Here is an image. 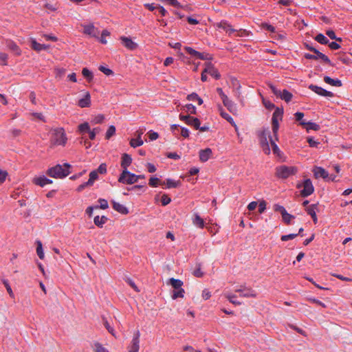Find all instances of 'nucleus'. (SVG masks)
<instances>
[{
	"mask_svg": "<svg viewBox=\"0 0 352 352\" xmlns=\"http://www.w3.org/2000/svg\"><path fill=\"white\" fill-rule=\"evenodd\" d=\"M192 221L194 226L199 228H204V221L203 219L199 215L198 213L194 214L193 217L192 219Z\"/></svg>",
	"mask_w": 352,
	"mask_h": 352,
	"instance_id": "obj_26",
	"label": "nucleus"
},
{
	"mask_svg": "<svg viewBox=\"0 0 352 352\" xmlns=\"http://www.w3.org/2000/svg\"><path fill=\"white\" fill-rule=\"evenodd\" d=\"M168 283L171 285L174 289L182 288V286L183 285V282L181 280L175 279L174 278H170L168 280Z\"/></svg>",
	"mask_w": 352,
	"mask_h": 352,
	"instance_id": "obj_33",
	"label": "nucleus"
},
{
	"mask_svg": "<svg viewBox=\"0 0 352 352\" xmlns=\"http://www.w3.org/2000/svg\"><path fill=\"white\" fill-rule=\"evenodd\" d=\"M104 120V117L103 115L102 114H99L98 116H96L95 117H94L91 120V122L94 124H100L102 123Z\"/></svg>",
	"mask_w": 352,
	"mask_h": 352,
	"instance_id": "obj_45",
	"label": "nucleus"
},
{
	"mask_svg": "<svg viewBox=\"0 0 352 352\" xmlns=\"http://www.w3.org/2000/svg\"><path fill=\"white\" fill-rule=\"evenodd\" d=\"M298 235V234H287V235H283V236H281V240L283 241L292 240L294 238H296Z\"/></svg>",
	"mask_w": 352,
	"mask_h": 352,
	"instance_id": "obj_59",
	"label": "nucleus"
},
{
	"mask_svg": "<svg viewBox=\"0 0 352 352\" xmlns=\"http://www.w3.org/2000/svg\"><path fill=\"white\" fill-rule=\"evenodd\" d=\"M118 182L122 184H133L138 182V177L129 170H122L118 178Z\"/></svg>",
	"mask_w": 352,
	"mask_h": 352,
	"instance_id": "obj_7",
	"label": "nucleus"
},
{
	"mask_svg": "<svg viewBox=\"0 0 352 352\" xmlns=\"http://www.w3.org/2000/svg\"><path fill=\"white\" fill-rule=\"evenodd\" d=\"M111 203H112V207L116 211H117L122 214H127L129 213L128 208L126 206H124V205H122L120 203H118L115 201H112Z\"/></svg>",
	"mask_w": 352,
	"mask_h": 352,
	"instance_id": "obj_19",
	"label": "nucleus"
},
{
	"mask_svg": "<svg viewBox=\"0 0 352 352\" xmlns=\"http://www.w3.org/2000/svg\"><path fill=\"white\" fill-rule=\"evenodd\" d=\"M314 39L320 44L326 45L329 43V39L322 34H318Z\"/></svg>",
	"mask_w": 352,
	"mask_h": 352,
	"instance_id": "obj_37",
	"label": "nucleus"
},
{
	"mask_svg": "<svg viewBox=\"0 0 352 352\" xmlns=\"http://www.w3.org/2000/svg\"><path fill=\"white\" fill-rule=\"evenodd\" d=\"M67 138L63 128H56L52 131L51 142L54 145L65 146Z\"/></svg>",
	"mask_w": 352,
	"mask_h": 352,
	"instance_id": "obj_3",
	"label": "nucleus"
},
{
	"mask_svg": "<svg viewBox=\"0 0 352 352\" xmlns=\"http://www.w3.org/2000/svg\"><path fill=\"white\" fill-rule=\"evenodd\" d=\"M30 47L36 52H41L42 50H46L50 48V45L41 44L38 43L35 38H30Z\"/></svg>",
	"mask_w": 352,
	"mask_h": 352,
	"instance_id": "obj_16",
	"label": "nucleus"
},
{
	"mask_svg": "<svg viewBox=\"0 0 352 352\" xmlns=\"http://www.w3.org/2000/svg\"><path fill=\"white\" fill-rule=\"evenodd\" d=\"M301 187H302V190L300 191V195L303 197L311 195L314 191V187L310 179H306L303 181L302 184L297 185V188H300Z\"/></svg>",
	"mask_w": 352,
	"mask_h": 352,
	"instance_id": "obj_8",
	"label": "nucleus"
},
{
	"mask_svg": "<svg viewBox=\"0 0 352 352\" xmlns=\"http://www.w3.org/2000/svg\"><path fill=\"white\" fill-rule=\"evenodd\" d=\"M171 199L166 194H164L161 198V202L162 206H166L170 204Z\"/></svg>",
	"mask_w": 352,
	"mask_h": 352,
	"instance_id": "obj_57",
	"label": "nucleus"
},
{
	"mask_svg": "<svg viewBox=\"0 0 352 352\" xmlns=\"http://www.w3.org/2000/svg\"><path fill=\"white\" fill-rule=\"evenodd\" d=\"M300 124L305 126L307 132L311 130L318 131L320 129V126L315 122L302 121Z\"/></svg>",
	"mask_w": 352,
	"mask_h": 352,
	"instance_id": "obj_25",
	"label": "nucleus"
},
{
	"mask_svg": "<svg viewBox=\"0 0 352 352\" xmlns=\"http://www.w3.org/2000/svg\"><path fill=\"white\" fill-rule=\"evenodd\" d=\"M212 153V150L210 148H207L199 151V160L202 162H207L211 157Z\"/></svg>",
	"mask_w": 352,
	"mask_h": 352,
	"instance_id": "obj_20",
	"label": "nucleus"
},
{
	"mask_svg": "<svg viewBox=\"0 0 352 352\" xmlns=\"http://www.w3.org/2000/svg\"><path fill=\"white\" fill-rule=\"evenodd\" d=\"M186 111L191 114H195L197 109L195 105L192 104H188L185 106Z\"/></svg>",
	"mask_w": 352,
	"mask_h": 352,
	"instance_id": "obj_49",
	"label": "nucleus"
},
{
	"mask_svg": "<svg viewBox=\"0 0 352 352\" xmlns=\"http://www.w3.org/2000/svg\"><path fill=\"white\" fill-rule=\"evenodd\" d=\"M70 168L71 165L68 163L57 164L50 168L47 171V174L51 177L62 179L70 173Z\"/></svg>",
	"mask_w": 352,
	"mask_h": 352,
	"instance_id": "obj_1",
	"label": "nucleus"
},
{
	"mask_svg": "<svg viewBox=\"0 0 352 352\" xmlns=\"http://www.w3.org/2000/svg\"><path fill=\"white\" fill-rule=\"evenodd\" d=\"M298 168L296 166H288L286 165L278 166L276 168V176L279 179H287L292 175L297 173Z\"/></svg>",
	"mask_w": 352,
	"mask_h": 352,
	"instance_id": "obj_2",
	"label": "nucleus"
},
{
	"mask_svg": "<svg viewBox=\"0 0 352 352\" xmlns=\"http://www.w3.org/2000/svg\"><path fill=\"white\" fill-rule=\"evenodd\" d=\"M263 104L267 109L271 110L275 107V105L270 100L263 98Z\"/></svg>",
	"mask_w": 352,
	"mask_h": 352,
	"instance_id": "obj_52",
	"label": "nucleus"
},
{
	"mask_svg": "<svg viewBox=\"0 0 352 352\" xmlns=\"http://www.w3.org/2000/svg\"><path fill=\"white\" fill-rule=\"evenodd\" d=\"M185 291L183 288H179L177 289H174L171 294V298L173 300H175L178 298H183L184 297Z\"/></svg>",
	"mask_w": 352,
	"mask_h": 352,
	"instance_id": "obj_32",
	"label": "nucleus"
},
{
	"mask_svg": "<svg viewBox=\"0 0 352 352\" xmlns=\"http://www.w3.org/2000/svg\"><path fill=\"white\" fill-rule=\"evenodd\" d=\"M313 173L314 177L318 178H322L324 179H326L329 178V173L328 172L323 168L320 166H315L313 169Z\"/></svg>",
	"mask_w": 352,
	"mask_h": 352,
	"instance_id": "obj_17",
	"label": "nucleus"
},
{
	"mask_svg": "<svg viewBox=\"0 0 352 352\" xmlns=\"http://www.w3.org/2000/svg\"><path fill=\"white\" fill-rule=\"evenodd\" d=\"M205 72L210 74L212 77L215 79H219L221 75L218 72L217 69H216L212 63L210 62L205 63Z\"/></svg>",
	"mask_w": 352,
	"mask_h": 352,
	"instance_id": "obj_14",
	"label": "nucleus"
},
{
	"mask_svg": "<svg viewBox=\"0 0 352 352\" xmlns=\"http://www.w3.org/2000/svg\"><path fill=\"white\" fill-rule=\"evenodd\" d=\"M91 104V96L89 93L87 92L84 98L80 99L78 102V105L81 107H89Z\"/></svg>",
	"mask_w": 352,
	"mask_h": 352,
	"instance_id": "obj_23",
	"label": "nucleus"
},
{
	"mask_svg": "<svg viewBox=\"0 0 352 352\" xmlns=\"http://www.w3.org/2000/svg\"><path fill=\"white\" fill-rule=\"evenodd\" d=\"M78 130L80 133L89 132L90 127L88 122H84L78 126Z\"/></svg>",
	"mask_w": 352,
	"mask_h": 352,
	"instance_id": "obj_46",
	"label": "nucleus"
},
{
	"mask_svg": "<svg viewBox=\"0 0 352 352\" xmlns=\"http://www.w3.org/2000/svg\"><path fill=\"white\" fill-rule=\"evenodd\" d=\"M270 144L274 153L278 155L280 151L277 144H276L275 140H273L272 138H270Z\"/></svg>",
	"mask_w": 352,
	"mask_h": 352,
	"instance_id": "obj_47",
	"label": "nucleus"
},
{
	"mask_svg": "<svg viewBox=\"0 0 352 352\" xmlns=\"http://www.w3.org/2000/svg\"><path fill=\"white\" fill-rule=\"evenodd\" d=\"M3 284H4L5 287H6V288L7 292H8V294H9L11 298H14V294H13V292H12V288H11V287H10V284H9L8 281V280H3Z\"/></svg>",
	"mask_w": 352,
	"mask_h": 352,
	"instance_id": "obj_60",
	"label": "nucleus"
},
{
	"mask_svg": "<svg viewBox=\"0 0 352 352\" xmlns=\"http://www.w3.org/2000/svg\"><path fill=\"white\" fill-rule=\"evenodd\" d=\"M33 182L35 184L41 187L52 183V180L47 178L45 176H40L38 177H36L34 179Z\"/></svg>",
	"mask_w": 352,
	"mask_h": 352,
	"instance_id": "obj_21",
	"label": "nucleus"
},
{
	"mask_svg": "<svg viewBox=\"0 0 352 352\" xmlns=\"http://www.w3.org/2000/svg\"><path fill=\"white\" fill-rule=\"evenodd\" d=\"M186 124L189 126H193L195 129H198L201 122L198 118L190 116Z\"/></svg>",
	"mask_w": 352,
	"mask_h": 352,
	"instance_id": "obj_35",
	"label": "nucleus"
},
{
	"mask_svg": "<svg viewBox=\"0 0 352 352\" xmlns=\"http://www.w3.org/2000/svg\"><path fill=\"white\" fill-rule=\"evenodd\" d=\"M160 182V179L156 177H151L149 179L148 184L151 187H157L158 185V183Z\"/></svg>",
	"mask_w": 352,
	"mask_h": 352,
	"instance_id": "obj_58",
	"label": "nucleus"
},
{
	"mask_svg": "<svg viewBox=\"0 0 352 352\" xmlns=\"http://www.w3.org/2000/svg\"><path fill=\"white\" fill-rule=\"evenodd\" d=\"M98 201L100 204V206H95L96 209L100 208L105 210L109 208V204L106 199L100 198Z\"/></svg>",
	"mask_w": 352,
	"mask_h": 352,
	"instance_id": "obj_42",
	"label": "nucleus"
},
{
	"mask_svg": "<svg viewBox=\"0 0 352 352\" xmlns=\"http://www.w3.org/2000/svg\"><path fill=\"white\" fill-rule=\"evenodd\" d=\"M223 104L225 107H227V109L230 111L233 112L234 111H236V104L228 98L227 96L225 99L222 100Z\"/></svg>",
	"mask_w": 352,
	"mask_h": 352,
	"instance_id": "obj_28",
	"label": "nucleus"
},
{
	"mask_svg": "<svg viewBox=\"0 0 352 352\" xmlns=\"http://www.w3.org/2000/svg\"><path fill=\"white\" fill-rule=\"evenodd\" d=\"M283 109L277 107L272 115V131L274 135L275 140H278L277 133L279 129V121L282 120Z\"/></svg>",
	"mask_w": 352,
	"mask_h": 352,
	"instance_id": "obj_5",
	"label": "nucleus"
},
{
	"mask_svg": "<svg viewBox=\"0 0 352 352\" xmlns=\"http://www.w3.org/2000/svg\"><path fill=\"white\" fill-rule=\"evenodd\" d=\"M307 142L309 143V146H311V147L317 148L318 146L320 144V142L318 141H316L314 139V138H312V137L307 138Z\"/></svg>",
	"mask_w": 352,
	"mask_h": 352,
	"instance_id": "obj_54",
	"label": "nucleus"
},
{
	"mask_svg": "<svg viewBox=\"0 0 352 352\" xmlns=\"http://www.w3.org/2000/svg\"><path fill=\"white\" fill-rule=\"evenodd\" d=\"M83 32L85 34L95 37L96 38H98V36L100 34V31L98 28H96L93 23H89L84 25V30Z\"/></svg>",
	"mask_w": 352,
	"mask_h": 352,
	"instance_id": "obj_15",
	"label": "nucleus"
},
{
	"mask_svg": "<svg viewBox=\"0 0 352 352\" xmlns=\"http://www.w3.org/2000/svg\"><path fill=\"white\" fill-rule=\"evenodd\" d=\"M99 70L100 72H102V73H104L105 75L107 76H110V75H112L113 74V71L111 69H110L109 68H107L104 66H102V65H100L99 67Z\"/></svg>",
	"mask_w": 352,
	"mask_h": 352,
	"instance_id": "obj_53",
	"label": "nucleus"
},
{
	"mask_svg": "<svg viewBox=\"0 0 352 352\" xmlns=\"http://www.w3.org/2000/svg\"><path fill=\"white\" fill-rule=\"evenodd\" d=\"M94 352H109L105 347L100 342H95L91 346Z\"/></svg>",
	"mask_w": 352,
	"mask_h": 352,
	"instance_id": "obj_34",
	"label": "nucleus"
},
{
	"mask_svg": "<svg viewBox=\"0 0 352 352\" xmlns=\"http://www.w3.org/2000/svg\"><path fill=\"white\" fill-rule=\"evenodd\" d=\"M184 50L190 55L196 56V57H197L199 52L196 51L195 50L192 49L190 47H185Z\"/></svg>",
	"mask_w": 352,
	"mask_h": 352,
	"instance_id": "obj_55",
	"label": "nucleus"
},
{
	"mask_svg": "<svg viewBox=\"0 0 352 352\" xmlns=\"http://www.w3.org/2000/svg\"><path fill=\"white\" fill-rule=\"evenodd\" d=\"M98 173L105 174L107 173V165L104 163H102L98 168Z\"/></svg>",
	"mask_w": 352,
	"mask_h": 352,
	"instance_id": "obj_61",
	"label": "nucleus"
},
{
	"mask_svg": "<svg viewBox=\"0 0 352 352\" xmlns=\"http://www.w3.org/2000/svg\"><path fill=\"white\" fill-rule=\"evenodd\" d=\"M143 143H144V142L141 139L140 136L138 137V138H136V139L133 138L130 141V145H131V146H132L133 148L140 146L143 144Z\"/></svg>",
	"mask_w": 352,
	"mask_h": 352,
	"instance_id": "obj_39",
	"label": "nucleus"
},
{
	"mask_svg": "<svg viewBox=\"0 0 352 352\" xmlns=\"http://www.w3.org/2000/svg\"><path fill=\"white\" fill-rule=\"evenodd\" d=\"M274 210L276 212H279L282 216L284 215V214L287 212V210H285V208L283 206H280L279 204H275L274 206Z\"/></svg>",
	"mask_w": 352,
	"mask_h": 352,
	"instance_id": "obj_51",
	"label": "nucleus"
},
{
	"mask_svg": "<svg viewBox=\"0 0 352 352\" xmlns=\"http://www.w3.org/2000/svg\"><path fill=\"white\" fill-rule=\"evenodd\" d=\"M197 58L201 60H211L212 56L209 54H205V53H201L199 52V54L197 56Z\"/></svg>",
	"mask_w": 352,
	"mask_h": 352,
	"instance_id": "obj_63",
	"label": "nucleus"
},
{
	"mask_svg": "<svg viewBox=\"0 0 352 352\" xmlns=\"http://www.w3.org/2000/svg\"><path fill=\"white\" fill-rule=\"evenodd\" d=\"M140 333L137 330L134 333L130 344L127 347V352H138L140 349Z\"/></svg>",
	"mask_w": 352,
	"mask_h": 352,
	"instance_id": "obj_10",
	"label": "nucleus"
},
{
	"mask_svg": "<svg viewBox=\"0 0 352 352\" xmlns=\"http://www.w3.org/2000/svg\"><path fill=\"white\" fill-rule=\"evenodd\" d=\"M98 178V173L96 170H93L89 173V179L88 180V184L93 185L94 182L97 180Z\"/></svg>",
	"mask_w": 352,
	"mask_h": 352,
	"instance_id": "obj_43",
	"label": "nucleus"
},
{
	"mask_svg": "<svg viewBox=\"0 0 352 352\" xmlns=\"http://www.w3.org/2000/svg\"><path fill=\"white\" fill-rule=\"evenodd\" d=\"M313 52H314L316 54V56L317 57V59L318 58H320L322 59L324 63L329 64V65H331V60L330 59L328 58L327 56H326L325 54H322V52H319L318 50L316 49H313Z\"/></svg>",
	"mask_w": 352,
	"mask_h": 352,
	"instance_id": "obj_31",
	"label": "nucleus"
},
{
	"mask_svg": "<svg viewBox=\"0 0 352 352\" xmlns=\"http://www.w3.org/2000/svg\"><path fill=\"white\" fill-rule=\"evenodd\" d=\"M165 4L175 8H178L180 6V3L177 1V0H166Z\"/></svg>",
	"mask_w": 352,
	"mask_h": 352,
	"instance_id": "obj_62",
	"label": "nucleus"
},
{
	"mask_svg": "<svg viewBox=\"0 0 352 352\" xmlns=\"http://www.w3.org/2000/svg\"><path fill=\"white\" fill-rule=\"evenodd\" d=\"M326 34L331 38V39H333V40H336V41H341L342 39L340 38H337L336 36V34L334 32V31L331 30H328L327 32H326Z\"/></svg>",
	"mask_w": 352,
	"mask_h": 352,
	"instance_id": "obj_56",
	"label": "nucleus"
},
{
	"mask_svg": "<svg viewBox=\"0 0 352 352\" xmlns=\"http://www.w3.org/2000/svg\"><path fill=\"white\" fill-rule=\"evenodd\" d=\"M37 247H36V253L40 259H43L45 257L44 252L43 249L42 243L40 241H36Z\"/></svg>",
	"mask_w": 352,
	"mask_h": 352,
	"instance_id": "obj_38",
	"label": "nucleus"
},
{
	"mask_svg": "<svg viewBox=\"0 0 352 352\" xmlns=\"http://www.w3.org/2000/svg\"><path fill=\"white\" fill-rule=\"evenodd\" d=\"M107 217L106 216H96L94 219V222L96 226H97L99 228H102L103 225L107 222Z\"/></svg>",
	"mask_w": 352,
	"mask_h": 352,
	"instance_id": "obj_30",
	"label": "nucleus"
},
{
	"mask_svg": "<svg viewBox=\"0 0 352 352\" xmlns=\"http://www.w3.org/2000/svg\"><path fill=\"white\" fill-rule=\"evenodd\" d=\"M236 292L239 293V296L243 298H256L257 293L252 287H246L245 285L240 286L239 288L235 290Z\"/></svg>",
	"mask_w": 352,
	"mask_h": 352,
	"instance_id": "obj_11",
	"label": "nucleus"
},
{
	"mask_svg": "<svg viewBox=\"0 0 352 352\" xmlns=\"http://www.w3.org/2000/svg\"><path fill=\"white\" fill-rule=\"evenodd\" d=\"M316 210H317V205L316 204H311L310 206H307L306 211L308 214H309L314 223H316L318 221L317 216H316Z\"/></svg>",
	"mask_w": 352,
	"mask_h": 352,
	"instance_id": "obj_22",
	"label": "nucleus"
},
{
	"mask_svg": "<svg viewBox=\"0 0 352 352\" xmlns=\"http://www.w3.org/2000/svg\"><path fill=\"white\" fill-rule=\"evenodd\" d=\"M132 158L130 155L127 153H124L122 155L121 160V166L123 168V170H128V167L131 164Z\"/></svg>",
	"mask_w": 352,
	"mask_h": 352,
	"instance_id": "obj_18",
	"label": "nucleus"
},
{
	"mask_svg": "<svg viewBox=\"0 0 352 352\" xmlns=\"http://www.w3.org/2000/svg\"><path fill=\"white\" fill-rule=\"evenodd\" d=\"M120 40L123 46L127 50H134L138 47V44L134 42L130 37L122 36L120 37Z\"/></svg>",
	"mask_w": 352,
	"mask_h": 352,
	"instance_id": "obj_13",
	"label": "nucleus"
},
{
	"mask_svg": "<svg viewBox=\"0 0 352 352\" xmlns=\"http://www.w3.org/2000/svg\"><path fill=\"white\" fill-rule=\"evenodd\" d=\"M309 89L312 91L315 92L316 94L324 96V97H333V94L331 91H329L319 86L315 85H310L309 86Z\"/></svg>",
	"mask_w": 352,
	"mask_h": 352,
	"instance_id": "obj_12",
	"label": "nucleus"
},
{
	"mask_svg": "<svg viewBox=\"0 0 352 352\" xmlns=\"http://www.w3.org/2000/svg\"><path fill=\"white\" fill-rule=\"evenodd\" d=\"M222 118L226 120L229 123H230L232 126L236 127V125L233 120V118L227 113H222Z\"/></svg>",
	"mask_w": 352,
	"mask_h": 352,
	"instance_id": "obj_50",
	"label": "nucleus"
},
{
	"mask_svg": "<svg viewBox=\"0 0 352 352\" xmlns=\"http://www.w3.org/2000/svg\"><path fill=\"white\" fill-rule=\"evenodd\" d=\"M258 136L259 138V142L261 146L263 151V152L268 155L270 153V148L268 142V138H272L270 136V133L267 129H263L258 131Z\"/></svg>",
	"mask_w": 352,
	"mask_h": 352,
	"instance_id": "obj_4",
	"label": "nucleus"
},
{
	"mask_svg": "<svg viewBox=\"0 0 352 352\" xmlns=\"http://www.w3.org/2000/svg\"><path fill=\"white\" fill-rule=\"evenodd\" d=\"M82 74L83 75V76L89 81H91L92 79H93V74L92 72L88 69L87 68L85 67L82 69Z\"/></svg>",
	"mask_w": 352,
	"mask_h": 352,
	"instance_id": "obj_41",
	"label": "nucleus"
},
{
	"mask_svg": "<svg viewBox=\"0 0 352 352\" xmlns=\"http://www.w3.org/2000/svg\"><path fill=\"white\" fill-rule=\"evenodd\" d=\"M148 135L149 140L151 141L157 140L159 137L158 133L153 131H149Z\"/></svg>",
	"mask_w": 352,
	"mask_h": 352,
	"instance_id": "obj_64",
	"label": "nucleus"
},
{
	"mask_svg": "<svg viewBox=\"0 0 352 352\" xmlns=\"http://www.w3.org/2000/svg\"><path fill=\"white\" fill-rule=\"evenodd\" d=\"M270 87L274 95L280 97L286 102H289L292 99L293 95L287 89H283L282 91L278 89L275 86L270 85Z\"/></svg>",
	"mask_w": 352,
	"mask_h": 352,
	"instance_id": "obj_9",
	"label": "nucleus"
},
{
	"mask_svg": "<svg viewBox=\"0 0 352 352\" xmlns=\"http://www.w3.org/2000/svg\"><path fill=\"white\" fill-rule=\"evenodd\" d=\"M324 81L334 87H341L342 85V81L339 79H333L331 77L326 76L324 77Z\"/></svg>",
	"mask_w": 352,
	"mask_h": 352,
	"instance_id": "obj_27",
	"label": "nucleus"
},
{
	"mask_svg": "<svg viewBox=\"0 0 352 352\" xmlns=\"http://www.w3.org/2000/svg\"><path fill=\"white\" fill-rule=\"evenodd\" d=\"M161 185H164L166 184V187L167 188H177L178 186H179L180 185V182L179 181H175L174 179H167L166 180V182H162L160 183Z\"/></svg>",
	"mask_w": 352,
	"mask_h": 352,
	"instance_id": "obj_29",
	"label": "nucleus"
},
{
	"mask_svg": "<svg viewBox=\"0 0 352 352\" xmlns=\"http://www.w3.org/2000/svg\"><path fill=\"white\" fill-rule=\"evenodd\" d=\"M218 29H222L229 35H234L236 36H244L247 35V31L243 29L236 30L232 28L229 23H217Z\"/></svg>",
	"mask_w": 352,
	"mask_h": 352,
	"instance_id": "obj_6",
	"label": "nucleus"
},
{
	"mask_svg": "<svg viewBox=\"0 0 352 352\" xmlns=\"http://www.w3.org/2000/svg\"><path fill=\"white\" fill-rule=\"evenodd\" d=\"M116 133V127L113 125H111L106 133L105 138L109 140Z\"/></svg>",
	"mask_w": 352,
	"mask_h": 352,
	"instance_id": "obj_44",
	"label": "nucleus"
},
{
	"mask_svg": "<svg viewBox=\"0 0 352 352\" xmlns=\"http://www.w3.org/2000/svg\"><path fill=\"white\" fill-rule=\"evenodd\" d=\"M44 7L49 11H55L58 8V4L56 2H45Z\"/></svg>",
	"mask_w": 352,
	"mask_h": 352,
	"instance_id": "obj_40",
	"label": "nucleus"
},
{
	"mask_svg": "<svg viewBox=\"0 0 352 352\" xmlns=\"http://www.w3.org/2000/svg\"><path fill=\"white\" fill-rule=\"evenodd\" d=\"M6 46L14 54H16V55L21 54V50H20L19 47L14 41H12L11 40L6 41Z\"/></svg>",
	"mask_w": 352,
	"mask_h": 352,
	"instance_id": "obj_24",
	"label": "nucleus"
},
{
	"mask_svg": "<svg viewBox=\"0 0 352 352\" xmlns=\"http://www.w3.org/2000/svg\"><path fill=\"white\" fill-rule=\"evenodd\" d=\"M283 221L289 224L292 219H294V216L289 214L287 212L284 214V215L282 216Z\"/></svg>",
	"mask_w": 352,
	"mask_h": 352,
	"instance_id": "obj_48",
	"label": "nucleus"
},
{
	"mask_svg": "<svg viewBox=\"0 0 352 352\" xmlns=\"http://www.w3.org/2000/svg\"><path fill=\"white\" fill-rule=\"evenodd\" d=\"M225 297L233 305H240L241 302L236 300V295L230 294V293H225Z\"/></svg>",
	"mask_w": 352,
	"mask_h": 352,
	"instance_id": "obj_36",
	"label": "nucleus"
}]
</instances>
